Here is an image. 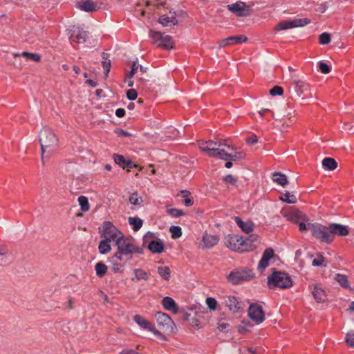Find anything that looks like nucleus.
I'll return each instance as SVG.
<instances>
[{"label":"nucleus","instance_id":"58","mask_svg":"<svg viewBox=\"0 0 354 354\" xmlns=\"http://www.w3.org/2000/svg\"><path fill=\"white\" fill-rule=\"evenodd\" d=\"M269 261H270L269 259L261 257V259L259 261V263L258 265V268L259 270H264L266 268H267L269 266Z\"/></svg>","mask_w":354,"mask_h":354},{"label":"nucleus","instance_id":"25","mask_svg":"<svg viewBox=\"0 0 354 354\" xmlns=\"http://www.w3.org/2000/svg\"><path fill=\"white\" fill-rule=\"evenodd\" d=\"M148 249L153 254H160L164 251V244L160 240H153L149 243Z\"/></svg>","mask_w":354,"mask_h":354},{"label":"nucleus","instance_id":"27","mask_svg":"<svg viewBox=\"0 0 354 354\" xmlns=\"http://www.w3.org/2000/svg\"><path fill=\"white\" fill-rule=\"evenodd\" d=\"M312 295L315 301L318 303L324 301L326 297V292L324 290L317 286H313L312 290Z\"/></svg>","mask_w":354,"mask_h":354},{"label":"nucleus","instance_id":"56","mask_svg":"<svg viewBox=\"0 0 354 354\" xmlns=\"http://www.w3.org/2000/svg\"><path fill=\"white\" fill-rule=\"evenodd\" d=\"M137 97L138 93L135 89L131 88L127 91V97L129 100H135L137 98Z\"/></svg>","mask_w":354,"mask_h":354},{"label":"nucleus","instance_id":"53","mask_svg":"<svg viewBox=\"0 0 354 354\" xmlns=\"http://www.w3.org/2000/svg\"><path fill=\"white\" fill-rule=\"evenodd\" d=\"M138 69V64L136 62H133L131 65V71L129 73L126 74V79H131L137 73Z\"/></svg>","mask_w":354,"mask_h":354},{"label":"nucleus","instance_id":"20","mask_svg":"<svg viewBox=\"0 0 354 354\" xmlns=\"http://www.w3.org/2000/svg\"><path fill=\"white\" fill-rule=\"evenodd\" d=\"M170 16H167L166 15H161L158 19V22L162 24L163 26H176L178 24V21L176 19V12H169Z\"/></svg>","mask_w":354,"mask_h":354},{"label":"nucleus","instance_id":"48","mask_svg":"<svg viewBox=\"0 0 354 354\" xmlns=\"http://www.w3.org/2000/svg\"><path fill=\"white\" fill-rule=\"evenodd\" d=\"M319 70L324 74H328L331 71V67L325 62H319L318 63Z\"/></svg>","mask_w":354,"mask_h":354},{"label":"nucleus","instance_id":"1","mask_svg":"<svg viewBox=\"0 0 354 354\" xmlns=\"http://www.w3.org/2000/svg\"><path fill=\"white\" fill-rule=\"evenodd\" d=\"M257 234H251L243 239L239 234H230L225 236L223 243L226 248L232 251L239 253L248 252L256 249L255 242L257 241Z\"/></svg>","mask_w":354,"mask_h":354},{"label":"nucleus","instance_id":"38","mask_svg":"<svg viewBox=\"0 0 354 354\" xmlns=\"http://www.w3.org/2000/svg\"><path fill=\"white\" fill-rule=\"evenodd\" d=\"M111 269L113 272L115 273L116 272H122L124 265L121 263L120 261H116L114 259V257H111Z\"/></svg>","mask_w":354,"mask_h":354},{"label":"nucleus","instance_id":"64","mask_svg":"<svg viewBox=\"0 0 354 354\" xmlns=\"http://www.w3.org/2000/svg\"><path fill=\"white\" fill-rule=\"evenodd\" d=\"M119 354H141L133 349H123Z\"/></svg>","mask_w":354,"mask_h":354},{"label":"nucleus","instance_id":"42","mask_svg":"<svg viewBox=\"0 0 354 354\" xmlns=\"http://www.w3.org/2000/svg\"><path fill=\"white\" fill-rule=\"evenodd\" d=\"M240 229L245 233L249 234L254 230L253 223H237Z\"/></svg>","mask_w":354,"mask_h":354},{"label":"nucleus","instance_id":"28","mask_svg":"<svg viewBox=\"0 0 354 354\" xmlns=\"http://www.w3.org/2000/svg\"><path fill=\"white\" fill-rule=\"evenodd\" d=\"M272 180L282 187H286L288 184L286 176L281 172H274Z\"/></svg>","mask_w":354,"mask_h":354},{"label":"nucleus","instance_id":"17","mask_svg":"<svg viewBox=\"0 0 354 354\" xmlns=\"http://www.w3.org/2000/svg\"><path fill=\"white\" fill-rule=\"evenodd\" d=\"M248 41V37L245 35H239L230 36L227 38L221 39L218 41L219 48H224L235 44H240Z\"/></svg>","mask_w":354,"mask_h":354},{"label":"nucleus","instance_id":"43","mask_svg":"<svg viewBox=\"0 0 354 354\" xmlns=\"http://www.w3.org/2000/svg\"><path fill=\"white\" fill-rule=\"evenodd\" d=\"M78 202L81 207V209L83 212L88 211L89 209V203L87 197L84 196H80L78 198Z\"/></svg>","mask_w":354,"mask_h":354},{"label":"nucleus","instance_id":"37","mask_svg":"<svg viewBox=\"0 0 354 354\" xmlns=\"http://www.w3.org/2000/svg\"><path fill=\"white\" fill-rule=\"evenodd\" d=\"M113 159L116 165H119L122 169L126 168L127 159H126L124 156L114 153L113 155Z\"/></svg>","mask_w":354,"mask_h":354},{"label":"nucleus","instance_id":"33","mask_svg":"<svg viewBox=\"0 0 354 354\" xmlns=\"http://www.w3.org/2000/svg\"><path fill=\"white\" fill-rule=\"evenodd\" d=\"M95 270L96 275L98 277L102 278L106 274L108 268L103 262L100 261L95 264Z\"/></svg>","mask_w":354,"mask_h":354},{"label":"nucleus","instance_id":"3","mask_svg":"<svg viewBox=\"0 0 354 354\" xmlns=\"http://www.w3.org/2000/svg\"><path fill=\"white\" fill-rule=\"evenodd\" d=\"M267 283L270 289L275 288L286 289L292 286V281L288 273L281 271H274L268 277Z\"/></svg>","mask_w":354,"mask_h":354},{"label":"nucleus","instance_id":"24","mask_svg":"<svg viewBox=\"0 0 354 354\" xmlns=\"http://www.w3.org/2000/svg\"><path fill=\"white\" fill-rule=\"evenodd\" d=\"M177 196H180L184 198V200L182 201V203L184 204L186 207H190L194 205V198L189 191L186 189L180 190L177 194Z\"/></svg>","mask_w":354,"mask_h":354},{"label":"nucleus","instance_id":"36","mask_svg":"<svg viewBox=\"0 0 354 354\" xmlns=\"http://www.w3.org/2000/svg\"><path fill=\"white\" fill-rule=\"evenodd\" d=\"M135 278L138 281L144 280L147 281L149 278V274L145 270L140 268H136L134 270Z\"/></svg>","mask_w":354,"mask_h":354},{"label":"nucleus","instance_id":"19","mask_svg":"<svg viewBox=\"0 0 354 354\" xmlns=\"http://www.w3.org/2000/svg\"><path fill=\"white\" fill-rule=\"evenodd\" d=\"M292 84L295 86V91L299 97L310 90V84L306 81L295 79L292 80Z\"/></svg>","mask_w":354,"mask_h":354},{"label":"nucleus","instance_id":"2","mask_svg":"<svg viewBox=\"0 0 354 354\" xmlns=\"http://www.w3.org/2000/svg\"><path fill=\"white\" fill-rule=\"evenodd\" d=\"M39 143L41 148V159L44 162V154L50 156L58 145V139L53 131L47 127H44L39 134Z\"/></svg>","mask_w":354,"mask_h":354},{"label":"nucleus","instance_id":"55","mask_svg":"<svg viewBox=\"0 0 354 354\" xmlns=\"http://www.w3.org/2000/svg\"><path fill=\"white\" fill-rule=\"evenodd\" d=\"M223 181L226 184L235 185L237 183V179L235 178L232 174H227L223 177Z\"/></svg>","mask_w":354,"mask_h":354},{"label":"nucleus","instance_id":"14","mask_svg":"<svg viewBox=\"0 0 354 354\" xmlns=\"http://www.w3.org/2000/svg\"><path fill=\"white\" fill-rule=\"evenodd\" d=\"M227 8L232 12L234 13L239 17H246L250 15L252 9L251 6L246 5L245 3L242 1H237L234 3L227 6Z\"/></svg>","mask_w":354,"mask_h":354},{"label":"nucleus","instance_id":"50","mask_svg":"<svg viewBox=\"0 0 354 354\" xmlns=\"http://www.w3.org/2000/svg\"><path fill=\"white\" fill-rule=\"evenodd\" d=\"M269 93L272 96L282 95L283 93V88L280 86H274L270 90Z\"/></svg>","mask_w":354,"mask_h":354},{"label":"nucleus","instance_id":"26","mask_svg":"<svg viewBox=\"0 0 354 354\" xmlns=\"http://www.w3.org/2000/svg\"><path fill=\"white\" fill-rule=\"evenodd\" d=\"M162 35L160 31H156L153 30H150L149 32V36L152 39V42L153 44H156L158 47L163 48L162 47Z\"/></svg>","mask_w":354,"mask_h":354},{"label":"nucleus","instance_id":"11","mask_svg":"<svg viewBox=\"0 0 354 354\" xmlns=\"http://www.w3.org/2000/svg\"><path fill=\"white\" fill-rule=\"evenodd\" d=\"M253 277V274L250 270H237L231 272L228 275V281L233 284H239L242 281L249 280Z\"/></svg>","mask_w":354,"mask_h":354},{"label":"nucleus","instance_id":"35","mask_svg":"<svg viewBox=\"0 0 354 354\" xmlns=\"http://www.w3.org/2000/svg\"><path fill=\"white\" fill-rule=\"evenodd\" d=\"M162 39L163 40H162V43L163 44H162L163 49L171 50L174 48V41H173V39L171 36L165 35L163 34Z\"/></svg>","mask_w":354,"mask_h":354},{"label":"nucleus","instance_id":"40","mask_svg":"<svg viewBox=\"0 0 354 354\" xmlns=\"http://www.w3.org/2000/svg\"><path fill=\"white\" fill-rule=\"evenodd\" d=\"M114 257V259L116 261H120L121 263H122L124 266L130 260H131V258L128 257L127 255L123 254L122 253H120L119 251L117 250V252L114 254L113 256Z\"/></svg>","mask_w":354,"mask_h":354},{"label":"nucleus","instance_id":"45","mask_svg":"<svg viewBox=\"0 0 354 354\" xmlns=\"http://www.w3.org/2000/svg\"><path fill=\"white\" fill-rule=\"evenodd\" d=\"M330 35L328 32H323L319 37V42L320 44L326 45L330 42Z\"/></svg>","mask_w":354,"mask_h":354},{"label":"nucleus","instance_id":"62","mask_svg":"<svg viewBox=\"0 0 354 354\" xmlns=\"http://www.w3.org/2000/svg\"><path fill=\"white\" fill-rule=\"evenodd\" d=\"M257 141H258V138L256 135H253L250 137H248L245 139L246 143L250 145H253L256 144L257 142Z\"/></svg>","mask_w":354,"mask_h":354},{"label":"nucleus","instance_id":"57","mask_svg":"<svg viewBox=\"0 0 354 354\" xmlns=\"http://www.w3.org/2000/svg\"><path fill=\"white\" fill-rule=\"evenodd\" d=\"M239 354H257V351L250 347L240 348Z\"/></svg>","mask_w":354,"mask_h":354},{"label":"nucleus","instance_id":"61","mask_svg":"<svg viewBox=\"0 0 354 354\" xmlns=\"http://www.w3.org/2000/svg\"><path fill=\"white\" fill-rule=\"evenodd\" d=\"M115 133L119 136V137H130L131 136V134L129 133L127 131H124L122 129H116L115 130Z\"/></svg>","mask_w":354,"mask_h":354},{"label":"nucleus","instance_id":"32","mask_svg":"<svg viewBox=\"0 0 354 354\" xmlns=\"http://www.w3.org/2000/svg\"><path fill=\"white\" fill-rule=\"evenodd\" d=\"M110 242L111 241H107L104 239L100 242L98 245V250L100 254H106L111 251V245L109 244Z\"/></svg>","mask_w":354,"mask_h":354},{"label":"nucleus","instance_id":"21","mask_svg":"<svg viewBox=\"0 0 354 354\" xmlns=\"http://www.w3.org/2000/svg\"><path fill=\"white\" fill-rule=\"evenodd\" d=\"M328 230L333 238L334 234L339 236H346L348 234V230L346 226L342 225L335 223H331L328 225Z\"/></svg>","mask_w":354,"mask_h":354},{"label":"nucleus","instance_id":"5","mask_svg":"<svg viewBox=\"0 0 354 354\" xmlns=\"http://www.w3.org/2000/svg\"><path fill=\"white\" fill-rule=\"evenodd\" d=\"M308 224L312 235L317 239L328 243L333 241V237L328 230V227L322 225L320 223H308Z\"/></svg>","mask_w":354,"mask_h":354},{"label":"nucleus","instance_id":"31","mask_svg":"<svg viewBox=\"0 0 354 354\" xmlns=\"http://www.w3.org/2000/svg\"><path fill=\"white\" fill-rule=\"evenodd\" d=\"M102 57L104 59V61L102 62V67L104 69V75L106 77H107L109 73L110 72V69H111V60L108 59L109 54L106 53H104V52H103L102 53Z\"/></svg>","mask_w":354,"mask_h":354},{"label":"nucleus","instance_id":"46","mask_svg":"<svg viewBox=\"0 0 354 354\" xmlns=\"http://www.w3.org/2000/svg\"><path fill=\"white\" fill-rule=\"evenodd\" d=\"M169 231L171 234L172 239H178L182 235L181 228L179 226H171L170 227Z\"/></svg>","mask_w":354,"mask_h":354},{"label":"nucleus","instance_id":"23","mask_svg":"<svg viewBox=\"0 0 354 354\" xmlns=\"http://www.w3.org/2000/svg\"><path fill=\"white\" fill-rule=\"evenodd\" d=\"M78 8L85 12H94L97 10V5L92 0H84L77 3Z\"/></svg>","mask_w":354,"mask_h":354},{"label":"nucleus","instance_id":"30","mask_svg":"<svg viewBox=\"0 0 354 354\" xmlns=\"http://www.w3.org/2000/svg\"><path fill=\"white\" fill-rule=\"evenodd\" d=\"M279 199L283 202L288 204H295L297 201L296 196L290 194L287 191L285 193L281 194V196H279Z\"/></svg>","mask_w":354,"mask_h":354},{"label":"nucleus","instance_id":"12","mask_svg":"<svg viewBox=\"0 0 354 354\" xmlns=\"http://www.w3.org/2000/svg\"><path fill=\"white\" fill-rule=\"evenodd\" d=\"M67 30L71 43H84L86 41L88 33L83 28L79 26H72Z\"/></svg>","mask_w":354,"mask_h":354},{"label":"nucleus","instance_id":"47","mask_svg":"<svg viewBox=\"0 0 354 354\" xmlns=\"http://www.w3.org/2000/svg\"><path fill=\"white\" fill-rule=\"evenodd\" d=\"M129 202L134 205H140L142 202L141 197L138 196V192L131 194L129 196Z\"/></svg>","mask_w":354,"mask_h":354},{"label":"nucleus","instance_id":"16","mask_svg":"<svg viewBox=\"0 0 354 354\" xmlns=\"http://www.w3.org/2000/svg\"><path fill=\"white\" fill-rule=\"evenodd\" d=\"M223 304L232 313H238L244 307V304L234 295H225L223 297Z\"/></svg>","mask_w":354,"mask_h":354},{"label":"nucleus","instance_id":"29","mask_svg":"<svg viewBox=\"0 0 354 354\" xmlns=\"http://www.w3.org/2000/svg\"><path fill=\"white\" fill-rule=\"evenodd\" d=\"M322 166L325 169L333 171L337 167V162L334 158L326 157L322 160Z\"/></svg>","mask_w":354,"mask_h":354},{"label":"nucleus","instance_id":"51","mask_svg":"<svg viewBox=\"0 0 354 354\" xmlns=\"http://www.w3.org/2000/svg\"><path fill=\"white\" fill-rule=\"evenodd\" d=\"M206 304L208 308L212 310H215L217 308V301L213 297H207L206 299Z\"/></svg>","mask_w":354,"mask_h":354},{"label":"nucleus","instance_id":"10","mask_svg":"<svg viewBox=\"0 0 354 354\" xmlns=\"http://www.w3.org/2000/svg\"><path fill=\"white\" fill-rule=\"evenodd\" d=\"M219 240V236L212 235L205 231L199 240L198 247L203 250L212 249L218 244Z\"/></svg>","mask_w":354,"mask_h":354},{"label":"nucleus","instance_id":"13","mask_svg":"<svg viewBox=\"0 0 354 354\" xmlns=\"http://www.w3.org/2000/svg\"><path fill=\"white\" fill-rule=\"evenodd\" d=\"M283 214L288 221H309L306 215L295 207L283 210Z\"/></svg>","mask_w":354,"mask_h":354},{"label":"nucleus","instance_id":"41","mask_svg":"<svg viewBox=\"0 0 354 354\" xmlns=\"http://www.w3.org/2000/svg\"><path fill=\"white\" fill-rule=\"evenodd\" d=\"M335 279L343 288H348L349 286L348 280L346 275L336 274Z\"/></svg>","mask_w":354,"mask_h":354},{"label":"nucleus","instance_id":"34","mask_svg":"<svg viewBox=\"0 0 354 354\" xmlns=\"http://www.w3.org/2000/svg\"><path fill=\"white\" fill-rule=\"evenodd\" d=\"M20 55L25 57L28 59H32L35 62H39L41 61V56L38 53L23 52L21 54H19V53L14 54L15 57H19Z\"/></svg>","mask_w":354,"mask_h":354},{"label":"nucleus","instance_id":"4","mask_svg":"<svg viewBox=\"0 0 354 354\" xmlns=\"http://www.w3.org/2000/svg\"><path fill=\"white\" fill-rule=\"evenodd\" d=\"M115 245L120 253L127 255L132 259L133 254H142V248L134 243L133 239L129 237L122 236L116 241Z\"/></svg>","mask_w":354,"mask_h":354},{"label":"nucleus","instance_id":"52","mask_svg":"<svg viewBox=\"0 0 354 354\" xmlns=\"http://www.w3.org/2000/svg\"><path fill=\"white\" fill-rule=\"evenodd\" d=\"M324 261V257L321 253L317 254V258L314 259L312 261V265L313 266H322Z\"/></svg>","mask_w":354,"mask_h":354},{"label":"nucleus","instance_id":"44","mask_svg":"<svg viewBox=\"0 0 354 354\" xmlns=\"http://www.w3.org/2000/svg\"><path fill=\"white\" fill-rule=\"evenodd\" d=\"M224 160H229L232 158V154L226 152L224 149H220L216 153V157Z\"/></svg>","mask_w":354,"mask_h":354},{"label":"nucleus","instance_id":"18","mask_svg":"<svg viewBox=\"0 0 354 354\" xmlns=\"http://www.w3.org/2000/svg\"><path fill=\"white\" fill-rule=\"evenodd\" d=\"M199 147L201 151L206 152L209 157H216V153L219 149L217 142L212 140L202 143Z\"/></svg>","mask_w":354,"mask_h":354},{"label":"nucleus","instance_id":"63","mask_svg":"<svg viewBox=\"0 0 354 354\" xmlns=\"http://www.w3.org/2000/svg\"><path fill=\"white\" fill-rule=\"evenodd\" d=\"M217 145H218V148L221 146H225L228 149H234L233 146H231L230 145L227 144L226 140H223V139L219 140V141L217 142Z\"/></svg>","mask_w":354,"mask_h":354},{"label":"nucleus","instance_id":"54","mask_svg":"<svg viewBox=\"0 0 354 354\" xmlns=\"http://www.w3.org/2000/svg\"><path fill=\"white\" fill-rule=\"evenodd\" d=\"M346 342L348 346L350 347L354 346V333L353 332H349L346 335Z\"/></svg>","mask_w":354,"mask_h":354},{"label":"nucleus","instance_id":"9","mask_svg":"<svg viewBox=\"0 0 354 354\" xmlns=\"http://www.w3.org/2000/svg\"><path fill=\"white\" fill-rule=\"evenodd\" d=\"M133 321L142 329L147 330L154 334L157 337L162 340H167L165 336L148 320L140 315H136L133 317Z\"/></svg>","mask_w":354,"mask_h":354},{"label":"nucleus","instance_id":"59","mask_svg":"<svg viewBox=\"0 0 354 354\" xmlns=\"http://www.w3.org/2000/svg\"><path fill=\"white\" fill-rule=\"evenodd\" d=\"M274 256V250L271 248L266 249L263 253L262 257L263 258L270 260Z\"/></svg>","mask_w":354,"mask_h":354},{"label":"nucleus","instance_id":"39","mask_svg":"<svg viewBox=\"0 0 354 354\" xmlns=\"http://www.w3.org/2000/svg\"><path fill=\"white\" fill-rule=\"evenodd\" d=\"M158 273L165 280H169L170 278L171 271L167 266H160L158 268Z\"/></svg>","mask_w":354,"mask_h":354},{"label":"nucleus","instance_id":"6","mask_svg":"<svg viewBox=\"0 0 354 354\" xmlns=\"http://www.w3.org/2000/svg\"><path fill=\"white\" fill-rule=\"evenodd\" d=\"M155 318L158 326L165 333H174L176 329L174 322L166 313L162 312H157L155 314Z\"/></svg>","mask_w":354,"mask_h":354},{"label":"nucleus","instance_id":"22","mask_svg":"<svg viewBox=\"0 0 354 354\" xmlns=\"http://www.w3.org/2000/svg\"><path fill=\"white\" fill-rule=\"evenodd\" d=\"M162 305L163 308L174 313H177L178 310V306L175 301L170 297H165L162 300Z\"/></svg>","mask_w":354,"mask_h":354},{"label":"nucleus","instance_id":"8","mask_svg":"<svg viewBox=\"0 0 354 354\" xmlns=\"http://www.w3.org/2000/svg\"><path fill=\"white\" fill-rule=\"evenodd\" d=\"M102 236L107 241L116 242L118 239L123 236V234L113 223H104L102 227Z\"/></svg>","mask_w":354,"mask_h":354},{"label":"nucleus","instance_id":"7","mask_svg":"<svg viewBox=\"0 0 354 354\" xmlns=\"http://www.w3.org/2000/svg\"><path fill=\"white\" fill-rule=\"evenodd\" d=\"M310 23V19L308 18H300L293 20H282L274 26V31L278 32L292 28L303 27Z\"/></svg>","mask_w":354,"mask_h":354},{"label":"nucleus","instance_id":"60","mask_svg":"<svg viewBox=\"0 0 354 354\" xmlns=\"http://www.w3.org/2000/svg\"><path fill=\"white\" fill-rule=\"evenodd\" d=\"M245 153L243 151L235 152L234 154H232V158L230 160L236 161L245 158Z\"/></svg>","mask_w":354,"mask_h":354},{"label":"nucleus","instance_id":"15","mask_svg":"<svg viewBox=\"0 0 354 354\" xmlns=\"http://www.w3.org/2000/svg\"><path fill=\"white\" fill-rule=\"evenodd\" d=\"M249 317L257 324H261L265 320V313L261 305L253 303L248 308Z\"/></svg>","mask_w":354,"mask_h":354},{"label":"nucleus","instance_id":"49","mask_svg":"<svg viewBox=\"0 0 354 354\" xmlns=\"http://www.w3.org/2000/svg\"><path fill=\"white\" fill-rule=\"evenodd\" d=\"M167 212L173 217H178L185 214L183 210L176 208H167Z\"/></svg>","mask_w":354,"mask_h":354}]
</instances>
